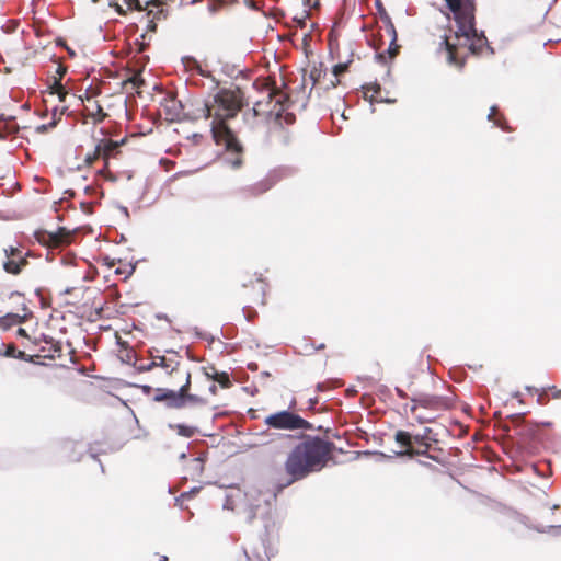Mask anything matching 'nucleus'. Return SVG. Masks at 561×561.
I'll return each instance as SVG.
<instances>
[{"mask_svg":"<svg viewBox=\"0 0 561 561\" xmlns=\"http://www.w3.org/2000/svg\"><path fill=\"white\" fill-rule=\"evenodd\" d=\"M245 104L244 93L240 88L220 89L210 101L204 105L206 118H211V134L218 146H224L233 168L243 163L244 147L227 122L234 118Z\"/></svg>","mask_w":561,"mask_h":561,"instance_id":"nucleus-1","label":"nucleus"},{"mask_svg":"<svg viewBox=\"0 0 561 561\" xmlns=\"http://www.w3.org/2000/svg\"><path fill=\"white\" fill-rule=\"evenodd\" d=\"M334 444L319 436L305 435L288 453L284 469L288 476L285 486L321 471L332 458Z\"/></svg>","mask_w":561,"mask_h":561,"instance_id":"nucleus-2","label":"nucleus"},{"mask_svg":"<svg viewBox=\"0 0 561 561\" xmlns=\"http://www.w3.org/2000/svg\"><path fill=\"white\" fill-rule=\"evenodd\" d=\"M253 88L266 92L263 99L254 102L251 111L253 117L266 125L271 138L277 134L285 137L284 126L294 124L296 119L293 113L286 111L287 94L278 90L274 81L266 78L256 79Z\"/></svg>","mask_w":561,"mask_h":561,"instance_id":"nucleus-3","label":"nucleus"},{"mask_svg":"<svg viewBox=\"0 0 561 561\" xmlns=\"http://www.w3.org/2000/svg\"><path fill=\"white\" fill-rule=\"evenodd\" d=\"M138 369L151 373V378L164 387L192 386L191 370L182 364L181 356L174 351L151 355L149 363L140 365Z\"/></svg>","mask_w":561,"mask_h":561,"instance_id":"nucleus-4","label":"nucleus"},{"mask_svg":"<svg viewBox=\"0 0 561 561\" xmlns=\"http://www.w3.org/2000/svg\"><path fill=\"white\" fill-rule=\"evenodd\" d=\"M455 39L456 42H451L450 38L445 37L443 44L447 50L448 62L460 69L463 68L466 64V56L460 54L462 47L468 46L472 55H482L484 51L493 53L484 34H479L474 26L473 32L467 34V36L462 34L458 35L457 32H455Z\"/></svg>","mask_w":561,"mask_h":561,"instance_id":"nucleus-5","label":"nucleus"},{"mask_svg":"<svg viewBox=\"0 0 561 561\" xmlns=\"http://www.w3.org/2000/svg\"><path fill=\"white\" fill-rule=\"evenodd\" d=\"M152 401L163 403L168 409L181 410L186 407L205 405V394L192 391V386L161 387L154 390Z\"/></svg>","mask_w":561,"mask_h":561,"instance_id":"nucleus-6","label":"nucleus"},{"mask_svg":"<svg viewBox=\"0 0 561 561\" xmlns=\"http://www.w3.org/2000/svg\"><path fill=\"white\" fill-rule=\"evenodd\" d=\"M126 142V139H122L121 141H115L110 138L100 139L94 150L90 153H87L84 157V163L88 167L93 165L98 160L103 161V168L99 170V174L103 176L105 180L111 182H116L118 176L114 174L110 169L111 160H117L122 156L121 147Z\"/></svg>","mask_w":561,"mask_h":561,"instance_id":"nucleus-7","label":"nucleus"},{"mask_svg":"<svg viewBox=\"0 0 561 561\" xmlns=\"http://www.w3.org/2000/svg\"><path fill=\"white\" fill-rule=\"evenodd\" d=\"M398 34L389 16H386L385 25L379 28V37L374 41V47L378 51L376 58L381 64H388L397 57L400 45L397 44Z\"/></svg>","mask_w":561,"mask_h":561,"instance_id":"nucleus-8","label":"nucleus"},{"mask_svg":"<svg viewBox=\"0 0 561 561\" xmlns=\"http://www.w3.org/2000/svg\"><path fill=\"white\" fill-rule=\"evenodd\" d=\"M448 10L453 13L457 25V34L466 35L473 32L476 26L474 0H444Z\"/></svg>","mask_w":561,"mask_h":561,"instance_id":"nucleus-9","label":"nucleus"},{"mask_svg":"<svg viewBox=\"0 0 561 561\" xmlns=\"http://www.w3.org/2000/svg\"><path fill=\"white\" fill-rule=\"evenodd\" d=\"M265 425L275 430L295 431V430H311V424L289 411H279L267 415L264 420Z\"/></svg>","mask_w":561,"mask_h":561,"instance_id":"nucleus-10","label":"nucleus"},{"mask_svg":"<svg viewBox=\"0 0 561 561\" xmlns=\"http://www.w3.org/2000/svg\"><path fill=\"white\" fill-rule=\"evenodd\" d=\"M266 289L267 284L261 277H254L248 283H243L239 294L240 300L244 305L243 309L247 310L254 306H264Z\"/></svg>","mask_w":561,"mask_h":561,"instance_id":"nucleus-11","label":"nucleus"},{"mask_svg":"<svg viewBox=\"0 0 561 561\" xmlns=\"http://www.w3.org/2000/svg\"><path fill=\"white\" fill-rule=\"evenodd\" d=\"M411 401L412 405L410 411L415 415L419 423H425L431 420L416 414L419 407L437 411L450 409L454 404L451 398L431 394H421L419 397L412 398Z\"/></svg>","mask_w":561,"mask_h":561,"instance_id":"nucleus-12","label":"nucleus"},{"mask_svg":"<svg viewBox=\"0 0 561 561\" xmlns=\"http://www.w3.org/2000/svg\"><path fill=\"white\" fill-rule=\"evenodd\" d=\"M7 260L3 262V270L11 275H19L28 265L27 257L32 255L30 251L24 252L22 248L9 245L4 248Z\"/></svg>","mask_w":561,"mask_h":561,"instance_id":"nucleus-13","label":"nucleus"},{"mask_svg":"<svg viewBox=\"0 0 561 561\" xmlns=\"http://www.w3.org/2000/svg\"><path fill=\"white\" fill-rule=\"evenodd\" d=\"M83 103V116L84 123L99 124L103 122L107 114L104 112L100 102L94 98V95L85 94V98H81Z\"/></svg>","mask_w":561,"mask_h":561,"instance_id":"nucleus-14","label":"nucleus"},{"mask_svg":"<svg viewBox=\"0 0 561 561\" xmlns=\"http://www.w3.org/2000/svg\"><path fill=\"white\" fill-rule=\"evenodd\" d=\"M71 236L66 229L60 228L57 232H42L37 240L48 248H59L70 243Z\"/></svg>","mask_w":561,"mask_h":561,"instance_id":"nucleus-15","label":"nucleus"},{"mask_svg":"<svg viewBox=\"0 0 561 561\" xmlns=\"http://www.w3.org/2000/svg\"><path fill=\"white\" fill-rule=\"evenodd\" d=\"M394 440L402 448H404L402 451L399 453L400 456L414 457L416 455H426V451H420L419 449H415V447H413L412 435L409 432L398 431L394 434Z\"/></svg>","mask_w":561,"mask_h":561,"instance_id":"nucleus-16","label":"nucleus"},{"mask_svg":"<svg viewBox=\"0 0 561 561\" xmlns=\"http://www.w3.org/2000/svg\"><path fill=\"white\" fill-rule=\"evenodd\" d=\"M22 311L23 313L9 312L0 317V329L7 331L14 325L26 322L28 318L32 316V312L25 305L23 306Z\"/></svg>","mask_w":561,"mask_h":561,"instance_id":"nucleus-17","label":"nucleus"},{"mask_svg":"<svg viewBox=\"0 0 561 561\" xmlns=\"http://www.w3.org/2000/svg\"><path fill=\"white\" fill-rule=\"evenodd\" d=\"M62 347L58 342L53 340L45 341V345L41 347V354L38 357L48 358V359H57L61 357Z\"/></svg>","mask_w":561,"mask_h":561,"instance_id":"nucleus-18","label":"nucleus"},{"mask_svg":"<svg viewBox=\"0 0 561 561\" xmlns=\"http://www.w3.org/2000/svg\"><path fill=\"white\" fill-rule=\"evenodd\" d=\"M363 94L364 99L369 101L370 103L383 101V98L381 95V87L377 82L367 83L363 85Z\"/></svg>","mask_w":561,"mask_h":561,"instance_id":"nucleus-19","label":"nucleus"},{"mask_svg":"<svg viewBox=\"0 0 561 561\" xmlns=\"http://www.w3.org/2000/svg\"><path fill=\"white\" fill-rule=\"evenodd\" d=\"M270 190V184L265 181L257 182L253 185L247 186L241 190L243 198L257 197Z\"/></svg>","mask_w":561,"mask_h":561,"instance_id":"nucleus-20","label":"nucleus"},{"mask_svg":"<svg viewBox=\"0 0 561 561\" xmlns=\"http://www.w3.org/2000/svg\"><path fill=\"white\" fill-rule=\"evenodd\" d=\"M244 554L248 561H267L268 556L263 545L260 547H251L250 549H244Z\"/></svg>","mask_w":561,"mask_h":561,"instance_id":"nucleus-21","label":"nucleus"},{"mask_svg":"<svg viewBox=\"0 0 561 561\" xmlns=\"http://www.w3.org/2000/svg\"><path fill=\"white\" fill-rule=\"evenodd\" d=\"M170 428L175 431L178 435L186 438H191L197 433V428L195 426L186 424H170Z\"/></svg>","mask_w":561,"mask_h":561,"instance_id":"nucleus-22","label":"nucleus"},{"mask_svg":"<svg viewBox=\"0 0 561 561\" xmlns=\"http://www.w3.org/2000/svg\"><path fill=\"white\" fill-rule=\"evenodd\" d=\"M210 369L214 370L213 382H218L222 388H230L231 380L226 371H217L214 366H210Z\"/></svg>","mask_w":561,"mask_h":561,"instance_id":"nucleus-23","label":"nucleus"},{"mask_svg":"<svg viewBox=\"0 0 561 561\" xmlns=\"http://www.w3.org/2000/svg\"><path fill=\"white\" fill-rule=\"evenodd\" d=\"M5 357L25 359V353L16 350L13 343L5 345V351L2 353Z\"/></svg>","mask_w":561,"mask_h":561,"instance_id":"nucleus-24","label":"nucleus"},{"mask_svg":"<svg viewBox=\"0 0 561 561\" xmlns=\"http://www.w3.org/2000/svg\"><path fill=\"white\" fill-rule=\"evenodd\" d=\"M489 121H492L494 125L497 127H501L502 129H505V119L502 115L499 114V110L496 106H492L489 113Z\"/></svg>","mask_w":561,"mask_h":561,"instance_id":"nucleus-25","label":"nucleus"},{"mask_svg":"<svg viewBox=\"0 0 561 561\" xmlns=\"http://www.w3.org/2000/svg\"><path fill=\"white\" fill-rule=\"evenodd\" d=\"M217 386L215 385V382L210 381L209 383H206L204 386V391H199V393H204L205 394V405L208 404L209 402V397H213V396H216L217 394ZM198 393V391H196Z\"/></svg>","mask_w":561,"mask_h":561,"instance_id":"nucleus-26","label":"nucleus"},{"mask_svg":"<svg viewBox=\"0 0 561 561\" xmlns=\"http://www.w3.org/2000/svg\"><path fill=\"white\" fill-rule=\"evenodd\" d=\"M180 107H181L180 102H178L175 99H170L168 101V105H165V108L168 112H172L171 119H174L175 117L179 116Z\"/></svg>","mask_w":561,"mask_h":561,"instance_id":"nucleus-27","label":"nucleus"},{"mask_svg":"<svg viewBox=\"0 0 561 561\" xmlns=\"http://www.w3.org/2000/svg\"><path fill=\"white\" fill-rule=\"evenodd\" d=\"M550 400H551V396H550L548 388L547 389L543 388L538 392V397H537L538 404L547 405L550 402Z\"/></svg>","mask_w":561,"mask_h":561,"instance_id":"nucleus-28","label":"nucleus"},{"mask_svg":"<svg viewBox=\"0 0 561 561\" xmlns=\"http://www.w3.org/2000/svg\"><path fill=\"white\" fill-rule=\"evenodd\" d=\"M128 83H130L133 85V88L138 89L145 83V81L141 78L140 72H135L129 79H127L125 81V84H128Z\"/></svg>","mask_w":561,"mask_h":561,"instance_id":"nucleus-29","label":"nucleus"},{"mask_svg":"<svg viewBox=\"0 0 561 561\" xmlns=\"http://www.w3.org/2000/svg\"><path fill=\"white\" fill-rule=\"evenodd\" d=\"M322 76V69L318 67H312L309 72V79L312 82V87L319 83L320 78Z\"/></svg>","mask_w":561,"mask_h":561,"instance_id":"nucleus-30","label":"nucleus"},{"mask_svg":"<svg viewBox=\"0 0 561 561\" xmlns=\"http://www.w3.org/2000/svg\"><path fill=\"white\" fill-rule=\"evenodd\" d=\"M351 62H352V60H348L346 62H339L337 65H335L333 67V75L335 77H339L342 73L346 72Z\"/></svg>","mask_w":561,"mask_h":561,"instance_id":"nucleus-31","label":"nucleus"},{"mask_svg":"<svg viewBox=\"0 0 561 561\" xmlns=\"http://www.w3.org/2000/svg\"><path fill=\"white\" fill-rule=\"evenodd\" d=\"M214 370L210 369V367L204 368V377L201 378V380H197V385L201 383H209L213 381Z\"/></svg>","mask_w":561,"mask_h":561,"instance_id":"nucleus-32","label":"nucleus"},{"mask_svg":"<svg viewBox=\"0 0 561 561\" xmlns=\"http://www.w3.org/2000/svg\"><path fill=\"white\" fill-rule=\"evenodd\" d=\"M540 425L546 426V427H550V426H552V423L551 422H542L540 424H538V423H535V424L527 423V426L529 427V431H530L531 435H536V433H537V431H538Z\"/></svg>","mask_w":561,"mask_h":561,"instance_id":"nucleus-33","label":"nucleus"},{"mask_svg":"<svg viewBox=\"0 0 561 561\" xmlns=\"http://www.w3.org/2000/svg\"><path fill=\"white\" fill-rule=\"evenodd\" d=\"M415 443L417 444L419 446H423V445H426V444H430L427 442V436L426 435H421V434H417V435H412V444Z\"/></svg>","mask_w":561,"mask_h":561,"instance_id":"nucleus-34","label":"nucleus"},{"mask_svg":"<svg viewBox=\"0 0 561 561\" xmlns=\"http://www.w3.org/2000/svg\"><path fill=\"white\" fill-rule=\"evenodd\" d=\"M134 272V267L131 265H127L126 268L123 270V267H118L115 270V273L117 275H125V277H128Z\"/></svg>","mask_w":561,"mask_h":561,"instance_id":"nucleus-35","label":"nucleus"},{"mask_svg":"<svg viewBox=\"0 0 561 561\" xmlns=\"http://www.w3.org/2000/svg\"><path fill=\"white\" fill-rule=\"evenodd\" d=\"M56 93L58 94V98L61 102H65L67 92L65 91L64 87L60 83L56 84Z\"/></svg>","mask_w":561,"mask_h":561,"instance_id":"nucleus-36","label":"nucleus"},{"mask_svg":"<svg viewBox=\"0 0 561 561\" xmlns=\"http://www.w3.org/2000/svg\"><path fill=\"white\" fill-rule=\"evenodd\" d=\"M551 399H561V389H558L556 386L548 388Z\"/></svg>","mask_w":561,"mask_h":561,"instance_id":"nucleus-37","label":"nucleus"},{"mask_svg":"<svg viewBox=\"0 0 561 561\" xmlns=\"http://www.w3.org/2000/svg\"><path fill=\"white\" fill-rule=\"evenodd\" d=\"M197 380H201V378H195L194 383L192 382V391H204V386L206 383L197 385Z\"/></svg>","mask_w":561,"mask_h":561,"instance_id":"nucleus-38","label":"nucleus"},{"mask_svg":"<svg viewBox=\"0 0 561 561\" xmlns=\"http://www.w3.org/2000/svg\"><path fill=\"white\" fill-rule=\"evenodd\" d=\"M430 447H431V444H426V445L420 446L417 449H419L420 451H426V455H424L425 457H430L431 459L436 460V458H435V457H433V456H430V455H428V449H430Z\"/></svg>","mask_w":561,"mask_h":561,"instance_id":"nucleus-39","label":"nucleus"},{"mask_svg":"<svg viewBox=\"0 0 561 561\" xmlns=\"http://www.w3.org/2000/svg\"><path fill=\"white\" fill-rule=\"evenodd\" d=\"M128 7L130 9H137V10H140L141 9V5H140V2L139 0H128Z\"/></svg>","mask_w":561,"mask_h":561,"instance_id":"nucleus-40","label":"nucleus"},{"mask_svg":"<svg viewBox=\"0 0 561 561\" xmlns=\"http://www.w3.org/2000/svg\"><path fill=\"white\" fill-rule=\"evenodd\" d=\"M396 391H397V394H398L400 398H402V399L408 398V394H407L402 389L397 388V389H396Z\"/></svg>","mask_w":561,"mask_h":561,"instance_id":"nucleus-41","label":"nucleus"},{"mask_svg":"<svg viewBox=\"0 0 561 561\" xmlns=\"http://www.w3.org/2000/svg\"><path fill=\"white\" fill-rule=\"evenodd\" d=\"M16 333L19 336H25V337L27 336L25 329H22V328H19Z\"/></svg>","mask_w":561,"mask_h":561,"instance_id":"nucleus-42","label":"nucleus"},{"mask_svg":"<svg viewBox=\"0 0 561 561\" xmlns=\"http://www.w3.org/2000/svg\"><path fill=\"white\" fill-rule=\"evenodd\" d=\"M197 71L199 75H202L203 77H208V73H206L199 66L197 67Z\"/></svg>","mask_w":561,"mask_h":561,"instance_id":"nucleus-43","label":"nucleus"},{"mask_svg":"<svg viewBox=\"0 0 561 561\" xmlns=\"http://www.w3.org/2000/svg\"><path fill=\"white\" fill-rule=\"evenodd\" d=\"M151 31H154L156 30V24L152 22V21H149V26H148Z\"/></svg>","mask_w":561,"mask_h":561,"instance_id":"nucleus-44","label":"nucleus"},{"mask_svg":"<svg viewBox=\"0 0 561 561\" xmlns=\"http://www.w3.org/2000/svg\"><path fill=\"white\" fill-rule=\"evenodd\" d=\"M325 348V345L322 343V344H319L318 346H314V350L319 351V350H324Z\"/></svg>","mask_w":561,"mask_h":561,"instance_id":"nucleus-45","label":"nucleus"},{"mask_svg":"<svg viewBox=\"0 0 561 561\" xmlns=\"http://www.w3.org/2000/svg\"><path fill=\"white\" fill-rule=\"evenodd\" d=\"M145 47H146V45L144 43H139L138 51H144Z\"/></svg>","mask_w":561,"mask_h":561,"instance_id":"nucleus-46","label":"nucleus"},{"mask_svg":"<svg viewBox=\"0 0 561 561\" xmlns=\"http://www.w3.org/2000/svg\"><path fill=\"white\" fill-rule=\"evenodd\" d=\"M431 432H432V430H431V428H428V427H426V428L424 430V433H423L422 435H426V436L428 437V435H430V433H431Z\"/></svg>","mask_w":561,"mask_h":561,"instance_id":"nucleus-47","label":"nucleus"},{"mask_svg":"<svg viewBox=\"0 0 561 561\" xmlns=\"http://www.w3.org/2000/svg\"><path fill=\"white\" fill-rule=\"evenodd\" d=\"M159 561H168V557L167 556H160Z\"/></svg>","mask_w":561,"mask_h":561,"instance_id":"nucleus-48","label":"nucleus"},{"mask_svg":"<svg viewBox=\"0 0 561 561\" xmlns=\"http://www.w3.org/2000/svg\"><path fill=\"white\" fill-rule=\"evenodd\" d=\"M317 401H318L317 399H314V400L310 399V403H311V405L316 404V403H317Z\"/></svg>","mask_w":561,"mask_h":561,"instance_id":"nucleus-49","label":"nucleus"},{"mask_svg":"<svg viewBox=\"0 0 561 561\" xmlns=\"http://www.w3.org/2000/svg\"><path fill=\"white\" fill-rule=\"evenodd\" d=\"M150 389H151V388H150V387H148V386L144 387V390H145V391H147V392H148V391H150Z\"/></svg>","mask_w":561,"mask_h":561,"instance_id":"nucleus-50","label":"nucleus"},{"mask_svg":"<svg viewBox=\"0 0 561 561\" xmlns=\"http://www.w3.org/2000/svg\"><path fill=\"white\" fill-rule=\"evenodd\" d=\"M251 313H253V310H250L249 313H248V318L251 317Z\"/></svg>","mask_w":561,"mask_h":561,"instance_id":"nucleus-51","label":"nucleus"},{"mask_svg":"<svg viewBox=\"0 0 561 561\" xmlns=\"http://www.w3.org/2000/svg\"><path fill=\"white\" fill-rule=\"evenodd\" d=\"M251 313H253V310H250L249 313H248V318L251 317Z\"/></svg>","mask_w":561,"mask_h":561,"instance_id":"nucleus-52","label":"nucleus"}]
</instances>
